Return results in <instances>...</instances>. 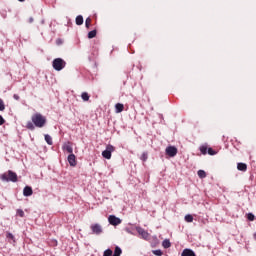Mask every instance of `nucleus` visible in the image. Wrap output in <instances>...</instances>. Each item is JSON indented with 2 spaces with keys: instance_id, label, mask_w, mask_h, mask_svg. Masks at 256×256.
I'll return each mask as SVG.
<instances>
[{
  "instance_id": "nucleus-1",
  "label": "nucleus",
  "mask_w": 256,
  "mask_h": 256,
  "mask_svg": "<svg viewBox=\"0 0 256 256\" xmlns=\"http://www.w3.org/2000/svg\"><path fill=\"white\" fill-rule=\"evenodd\" d=\"M32 122L36 127H45V123H47V119L43 117L40 113L34 114L32 116Z\"/></svg>"
},
{
  "instance_id": "nucleus-2",
  "label": "nucleus",
  "mask_w": 256,
  "mask_h": 256,
  "mask_svg": "<svg viewBox=\"0 0 256 256\" xmlns=\"http://www.w3.org/2000/svg\"><path fill=\"white\" fill-rule=\"evenodd\" d=\"M0 179L6 182L12 181V183H17V173L9 170L8 174L7 173L2 174L0 176Z\"/></svg>"
},
{
  "instance_id": "nucleus-3",
  "label": "nucleus",
  "mask_w": 256,
  "mask_h": 256,
  "mask_svg": "<svg viewBox=\"0 0 256 256\" xmlns=\"http://www.w3.org/2000/svg\"><path fill=\"white\" fill-rule=\"evenodd\" d=\"M115 151V147L113 145H107L106 150L102 152V156L104 159H111V153Z\"/></svg>"
},
{
  "instance_id": "nucleus-4",
  "label": "nucleus",
  "mask_w": 256,
  "mask_h": 256,
  "mask_svg": "<svg viewBox=\"0 0 256 256\" xmlns=\"http://www.w3.org/2000/svg\"><path fill=\"white\" fill-rule=\"evenodd\" d=\"M90 229L94 235H101L103 233V227L100 224H92Z\"/></svg>"
},
{
  "instance_id": "nucleus-5",
  "label": "nucleus",
  "mask_w": 256,
  "mask_h": 256,
  "mask_svg": "<svg viewBox=\"0 0 256 256\" xmlns=\"http://www.w3.org/2000/svg\"><path fill=\"white\" fill-rule=\"evenodd\" d=\"M108 221L110 225H114V226L121 225V219L117 218L115 215H110L108 217Z\"/></svg>"
},
{
  "instance_id": "nucleus-6",
  "label": "nucleus",
  "mask_w": 256,
  "mask_h": 256,
  "mask_svg": "<svg viewBox=\"0 0 256 256\" xmlns=\"http://www.w3.org/2000/svg\"><path fill=\"white\" fill-rule=\"evenodd\" d=\"M166 155H168L169 157H175V155H177V147L168 146L166 148Z\"/></svg>"
},
{
  "instance_id": "nucleus-7",
  "label": "nucleus",
  "mask_w": 256,
  "mask_h": 256,
  "mask_svg": "<svg viewBox=\"0 0 256 256\" xmlns=\"http://www.w3.org/2000/svg\"><path fill=\"white\" fill-rule=\"evenodd\" d=\"M68 163L70 167H75L77 165V157L75 156V154L72 153L68 155Z\"/></svg>"
},
{
  "instance_id": "nucleus-8",
  "label": "nucleus",
  "mask_w": 256,
  "mask_h": 256,
  "mask_svg": "<svg viewBox=\"0 0 256 256\" xmlns=\"http://www.w3.org/2000/svg\"><path fill=\"white\" fill-rule=\"evenodd\" d=\"M137 233L143 237V239H149V233L141 227H136Z\"/></svg>"
},
{
  "instance_id": "nucleus-9",
  "label": "nucleus",
  "mask_w": 256,
  "mask_h": 256,
  "mask_svg": "<svg viewBox=\"0 0 256 256\" xmlns=\"http://www.w3.org/2000/svg\"><path fill=\"white\" fill-rule=\"evenodd\" d=\"M63 151H67V153L73 154V146H71V142L65 143L62 146Z\"/></svg>"
},
{
  "instance_id": "nucleus-10",
  "label": "nucleus",
  "mask_w": 256,
  "mask_h": 256,
  "mask_svg": "<svg viewBox=\"0 0 256 256\" xmlns=\"http://www.w3.org/2000/svg\"><path fill=\"white\" fill-rule=\"evenodd\" d=\"M23 195L24 197H31V195H33V188L26 186L23 190Z\"/></svg>"
},
{
  "instance_id": "nucleus-11",
  "label": "nucleus",
  "mask_w": 256,
  "mask_h": 256,
  "mask_svg": "<svg viewBox=\"0 0 256 256\" xmlns=\"http://www.w3.org/2000/svg\"><path fill=\"white\" fill-rule=\"evenodd\" d=\"M181 256H195V252L191 249H184Z\"/></svg>"
},
{
  "instance_id": "nucleus-12",
  "label": "nucleus",
  "mask_w": 256,
  "mask_h": 256,
  "mask_svg": "<svg viewBox=\"0 0 256 256\" xmlns=\"http://www.w3.org/2000/svg\"><path fill=\"white\" fill-rule=\"evenodd\" d=\"M52 65H65V60L61 58H56L53 60Z\"/></svg>"
},
{
  "instance_id": "nucleus-13",
  "label": "nucleus",
  "mask_w": 256,
  "mask_h": 256,
  "mask_svg": "<svg viewBox=\"0 0 256 256\" xmlns=\"http://www.w3.org/2000/svg\"><path fill=\"white\" fill-rule=\"evenodd\" d=\"M238 171H247V164L245 163H238L237 164Z\"/></svg>"
},
{
  "instance_id": "nucleus-14",
  "label": "nucleus",
  "mask_w": 256,
  "mask_h": 256,
  "mask_svg": "<svg viewBox=\"0 0 256 256\" xmlns=\"http://www.w3.org/2000/svg\"><path fill=\"white\" fill-rule=\"evenodd\" d=\"M115 109H116V113H122V111H123V109H125V107L123 106V104L117 103L115 105Z\"/></svg>"
},
{
  "instance_id": "nucleus-15",
  "label": "nucleus",
  "mask_w": 256,
  "mask_h": 256,
  "mask_svg": "<svg viewBox=\"0 0 256 256\" xmlns=\"http://www.w3.org/2000/svg\"><path fill=\"white\" fill-rule=\"evenodd\" d=\"M162 246L164 247V249H169V247H171V241H169V239H165L162 242Z\"/></svg>"
},
{
  "instance_id": "nucleus-16",
  "label": "nucleus",
  "mask_w": 256,
  "mask_h": 256,
  "mask_svg": "<svg viewBox=\"0 0 256 256\" xmlns=\"http://www.w3.org/2000/svg\"><path fill=\"white\" fill-rule=\"evenodd\" d=\"M97 37V30H92L88 33V39H95Z\"/></svg>"
},
{
  "instance_id": "nucleus-17",
  "label": "nucleus",
  "mask_w": 256,
  "mask_h": 256,
  "mask_svg": "<svg viewBox=\"0 0 256 256\" xmlns=\"http://www.w3.org/2000/svg\"><path fill=\"white\" fill-rule=\"evenodd\" d=\"M45 141L48 145H53V138H51V136H49V134L45 135Z\"/></svg>"
},
{
  "instance_id": "nucleus-18",
  "label": "nucleus",
  "mask_w": 256,
  "mask_h": 256,
  "mask_svg": "<svg viewBox=\"0 0 256 256\" xmlns=\"http://www.w3.org/2000/svg\"><path fill=\"white\" fill-rule=\"evenodd\" d=\"M122 253L123 251L119 248V246H116L113 256H121Z\"/></svg>"
},
{
  "instance_id": "nucleus-19",
  "label": "nucleus",
  "mask_w": 256,
  "mask_h": 256,
  "mask_svg": "<svg viewBox=\"0 0 256 256\" xmlns=\"http://www.w3.org/2000/svg\"><path fill=\"white\" fill-rule=\"evenodd\" d=\"M76 25H83V16L82 15H78L76 17Z\"/></svg>"
},
{
  "instance_id": "nucleus-20",
  "label": "nucleus",
  "mask_w": 256,
  "mask_h": 256,
  "mask_svg": "<svg viewBox=\"0 0 256 256\" xmlns=\"http://www.w3.org/2000/svg\"><path fill=\"white\" fill-rule=\"evenodd\" d=\"M198 177H200V179H205V177H207V173L204 170H199Z\"/></svg>"
},
{
  "instance_id": "nucleus-21",
  "label": "nucleus",
  "mask_w": 256,
  "mask_h": 256,
  "mask_svg": "<svg viewBox=\"0 0 256 256\" xmlns=\"http://www.w3.org/2000/svg\"><path fill=\"white\" fill-rule=\"evenodd\" d=\"M185 221H186L187 223H193V215L187 214V215L185 216Z\"/></svg>"
},
{
  "instance_id": "nucleus-22",
  "label": "nucleus",
  "mask_w": 256,
  "mask_h": 256,
  "mask_svg": "<svg viewBox=\"0 0 256 256\" xmlns=\"http://www.w3.org/2000/svg\"><path fill=\"white\" fill-rule=\"evenodd\" d=\"M91 17H88V18H86V20H85V27H86V29H89V27H91Z\"/></svg>"
},
{
  "instance_id": "nucleus-23",
  "label": "nucleus",
  "mask_w": 256,
  "mask_h": 256,
  "mask_svg": "<svg viewBox=\"0 0 256 256\" xmlns=\"http://www.w3.org/2000/svg\"><path fill=\"white\" fill-rule=\"evenodd\" d=\"M81 97H82V99H83V101H89V93H87V92H83L82 94H81Z\"/></svg>"
},
{
  "instance_id": "nucleus-24",
  "label": "nucleus",
  "mask_w": 256,
  "mask_h": 256,
  "mask_svg": "<svg viewBox=\"0 0 256 256\" xmlns=\"http://www.w3.org/2000/svg\"><path fill=\"white\" fill-rule=\"evenodd\" d=\"M6 238L11 239V241H13V243H15V236L12 233L7 232L6 233Z\"/></svg>"
},
{
  "instance_id": "nucleus-25",
  "label": "nucleus",
  "mask_w": 256,
  "mask_h": 256,
  "mask_svg": "<svg viewBox=\"0 0 256 256\" xmlns=\"http://www.w3.org/2000/svg\"><path fill=\"white\" fill-rule=\"evenodd\" d=\"M113 255V250L107 249L104 251L103 256H112Z\"/></svg>"
},
{
  "instance_id": "nucleus-26",
  "label": "nucleus",
  "mask_w": 256,
  "mask_h": 256,
  "mask_svg": "<svg viewBox=\"0 0 256 256\" xmlns=\"http://www.w3.org/2000/svg\"><path fill=\"white\" fill-rule=\"evenodd\" d=\"M27 129H30L31 131H33V129H35V126L33 125V122H28L27 123Z\"/></svg>"
},
{
  "instance_id": "nucleus-27",
  "label": "nucleus",
  "mask_w": 256,
  "mask_h": 256,
  "mask_svg": "<svg viewBox=\"0 0 256 256\" xmlns=\"http://www.w3.org/2000/svg\"><path fill=\"white\" fill-rule=\"evenodd\" d=\"M53 67H54V69H55L56 71H61L64 66H63V65H53Z\"/></svg>"
},
{
  "instance_id": "nucleus-28",
  "label": "nucleus",
  "mask_w": 256,
  "mask_h": 256,
  "mask_svg": "<svg viewBox=\"0 0 256 256\" xmlns=\"http://www.w3.org/2000/svg\"><path fill=\"white\" fill-rule=\"evenodd\" d=\"M200 151H201V153H202L203 155H207V147L202 146V147L200 148Z\"/></svg>"
},
{
  "instance_id": "nucleus-29",
  "label": "nucleus",
  "mask_w": 256,
  "mask_h": 256,
  "mask_svg": "<svg viewBox=\"0 0 256 256\" xmlns=\"http://www.w3.org/2000/svg\"><path fill=\"white\" fill-rule=\"evenodd\" d=\"M17 215H19V217H25V212H23V210H21V209H18Z\"/></svg>"
},
{
  "instance_id": "nucleus-30",
  "label": "nucleus",
  "mask_w": 256,
  "mask_h": 256,
  "mask_svg": "<svg viewBox=\"0 0 256 256\" xmlns=\"http://www.w3.org/2000/svg\"><path fill=\"white\" fill-rule=\"evenodd\" d=\"M248 221H255V215L253 213L248 214Z\"/></svg>"
},
{
  "instance_id": "nucleus-31",
  "label": "nucleus",
  "mask_w": 256,
  "mask_h": 256,
  "mask_svg": "<svg viewBox=\"0 0 256 256\" xmlns=\"http://www.w3.org/2000/svg\"><path fill=\"white\" fill-rule=\"evenodd\" d=\"M208 155H217V152H215V150H213V148H209Z\"/></svg>"
},
{
  "instance_id": "nucleus-32",
  "label": "nucleus",
  "mask_w": 256,
  "mask_h": 256,
  "mask_svg": "<svg viewBox=\"0 0 256 256\" xmlns=\"http://www.w3.org/2000/svg\"><path fill=\"white\" fill-rule=\"evenodd\" d=\"M0 111H5V103L0 99Z\"/></svg>"
},
{
  "instance_id": "nucleus-33",
  "label": "nucleus",
  "mask_w": 256,
  "mask_h": 256,
  "mask_svg": "<svg viewBox=\"0 0 256 256\" xmlns=\"http://www.w3.org/2000/svg\"><path fill=\"white\" fill-rule=\"evenodd\" d=\"M153 253L157 256L163 255V252L161 250H153Z\"/></svg>"
},
{
  "instance_id": "nucleus-34",
  "label": "nucleus",
  "mask_w": 256,
  "mask_h": 256,
  "mask_svg": "<svg viewBox=\"0 0 256 256\" xmlns=\"http://www.w3.org/2000/svg\"><path fill=\"white\" fill-rule=\"evenodd\" d=\"M141 160L142 161H147V153H143L142 156H141Z\"/></svg>"
},
{
  "instance_id": "nucleus-35",
  "label": "nucleus",
  "mask_w": 256,
  "mask_h": 256,
  "mask_svg": "<svg viewBox=\"0 0 256 256\" xmlns=\"http://www.w3.org/2000/svg\"><path fill=\"white\" fill-rule=\"evenodd\" d=\"M5 124V119L3 118V116L0 115V125H4Z\"/></svg>"
},
{
  "instance_id": "nucleus-36",
  "label": "nucleus",
  "mask_w": 256,
  "mask_h": 256,
  "mask_svg": "<svg viewBox=\"0 0 256 256\" xmlns=\"http://www.w3.org/2000/svg\"><path fill=\"white\" fill-rule=\"evenodd\" d=\"M13 98H14L16 101H19V95L14 94Z\"/></svg>"
},
{
  "instance_id": "nucleus-37",
  "label": "nucleus",
  "mask_w": 256,
  "mask_h": 256,
  "mask_svg": "<svg viewBox=\"0 0 256 256\" xmlns=\"http://www.w3.org/2000/svg\"><path fill=\"white\" fill-rule=\"evenodd\" d=\"M33 21H34L33 17H30V18L28 19V23H33Z\"/></svg>"
},
{
  "instance_id": "nucleus-38",
  "label": "nucleus",
  "mask_w": 256,
  "mask_h": 256,
  "mask_svg": "<svg viewBox=\"0 0 256 256\" xmlns=\"http://www.w3.org/2000/svg\"><path fill=\"white\" fill-rule=\"evenodd\" d=\"M18 1H20L21 3H23L25 0H18Z\"/></svg>"
}]
</instances>
